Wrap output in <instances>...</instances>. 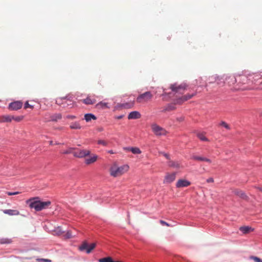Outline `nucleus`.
<instances>
[{
  "label": "nucleus",
  "instance_id": "46",
  "mask_svg": "<svg viewBox=\"0 0 262 262\" xmlns=\"http://www.w3.org/2000/svg\"><path fill=\"white\" fill-rule=\"evenodd\" d=\"M66 118L67 119H70L73 120L77 118V117L75 115H68L66 116Z\"/></svg>",
  "mask_w": 262,
  "mask_h": 262
},
{
  "label": "nucleus",
  "instance_id": "35",
  "mask_svg": "<svg viewBox=\"0 0 262 262\" xmlns=\"http://www.w3.org/2000/svg\"><path fill=\"white\" fill-rule=\"evenodd\" d=\"M112 258L110 257L103 258L99 259V262H112Z\"/></svg>",
  "mask_w": 262,
  "mask_h": 262
},
{
  "label": "nucleus",
  "instance_id": "14",
  "mask_svg": "<svg viewBox=\"0 0 262 262\" xmlns=\"http://www.w3.org/2000/svg\"><path fill=\"white\" fill-rule=\"evenodd\" d=\"M176 179V173H172L168 174L166 176L165 180L164 181V183H170L173 182Z\"/></svg>",
  "mask_w": 262,
  "mask_h": 262
},
{
  "label": "nucleus",
  "instance_id": "39",
  "mask_svg": "<svg viewBox=\"0 0 262 262\" xmlns=\"http://www.w3.org/2000/svg\"><path fill=\"white\" fill-rule=\"evenodd\" d=\"M11 242V239L8 238H3L1 240V244H10Z\"/></svg>",
  "mask_w": 262,
  "mask_h": 262
},
{
  "label": "nucleus",
  "instance_id": "19",
  "mask_svg": "<svg viewBox=\"0 0 262 262\" xmlns=\"http://www.w3.org/2000/svg\"><path fill=\"white\" fill-rule=\"evenodd\" d=\"M131 107V105L128 103H118L115 106V110H118L120 108H129Z\"/></svg>",
  "mask_w": 262,
  "mask_h": 262
},
{
  "label": "nucleus",
  "instance_id": "48",
  "mask_svg": "<svg viewBox=\"0 0 262 262\" xmlns=\"http://www.w3.org/2000/svg\"><path fill=\"white\" fill-rule=\"evenodd\" d=\"M160 153L162 154L167 159H170V156L168 154L165 153L164 152H161Z\"/></svg>",
  "mask_w": 262,
  "mask_h": 262
},
{
  "label": "nucleus",
  "instance_id": "6",
  "mask_svg": "<svg viewBox=\"0 0 262 262\" xmlns=\"http://www.w3.org/2000/svg\"><path fill=\"white\" fill-rule=\"evenodd\" d=\"M152 98V94L150 92L147 91L144 93L139 95L136 101L138 102H141L142 100L147 101Z\"/></svg>",
  "mask_w": 262,
  "mask_h": 262
},
{
  "label": "nucleus",
  "instance_id": "28",
  "mask_svg": "<svg viewBox=\"0 0 262 262\" xmlns=\"http://www.w3.org/2000/svg\"><path fill=\"white\" fill-rule=\"evenodd\" d=\"M254 75L259 76L257 80H255V85H258L262 84V73H254Z\"/></svg>",
  "mask_w": 262,
  "mask_h": 262
},
{
  "label": "nucleus",
  "instance_id": "32",
  "mask_svg": "<svg viewBox=\"0 0 262 262\" xmlns=\"http://www.w3.org/2000/svg\"><path fill=\"white\" fill-rule=\"evenodd\" d=\"M66 238H71L76 236V235H73L71 231H68L64 235Z\"/></svg>",
  "mask_w": 262,
  "mask_h": 262
},
{
  "label": "nucleus",
  "instance_id": "37",
  "mask_svg": "<svg viewBox=\"0 0 262 262\" xmlns=\"http://www.w3.org/2000/svg\"><path fill=\"white\" fill-rule=\"evenodd\" d=\"M250 258L253 260L255 262H262V259L257 256H251Z\"/></svg>",
  "mask_w": 262,
  "mask_h": 262
},
{
  "label": "nucleus",
  "instance_id": "38",
  "mask_svg": "<svg viewBox=\"0 0 262 262\" xmlns=\"http://www.w3.org/2000/svg\"><path fill=\"white\" fill-rule=\"evenodd\" d=\"M194 94H192V95H190V94H188V95H184L183 97V100H184V102L190 99V98H191L193 96Z\"/></svg>",
  "mask_w": 262,
  "mask_h": 262
},
{
  "label": "nucleus",
  "instance_id": "27",
  "mask_svg": "<svg viewBox=\"0 0 262 262\" xmlns=\"http://www.w3.org/2000/svg\"><path fill=\"white\" fill-rule=\"evenodd\" d=\"M217 79H219V76L217 75H213L209 77L208 81L209 83H212L217 81Z\"/></svg>",
  "mask_w": 262,
  "mask_h": 262
},
{
  "label": "nucleus",
  "instance_id": "58",
  "mask_svg": "<svg viewBox=\"0 0 262 262\" xmlns=\"http://www.w3.org/2000/svg\"><path fill=\"white\" fill-rule=\"evenodd\" d=\"M109 152H110V153H111V154L113 153V151H112V150H110V151H109Z\"/></svg>",
  "mask_w": 262,
  "mask_h": 262
},
{
  "label": "nucleus",
  "instance_id": "8",
  "mask_svg": "<svg viewBox=\"0 0 262 262\" xmlns=\"http://www.w3.org/2000/svg\"><path fill=\"white\" fill-rule=\"evenodd\" d=\"M186 86L187 85L185 83H182L178 86L176 84H173L171 85L170 89L173 92L181 93V91H184Z\"/></svg>",
  "mask_w": 262,
  "mask_h": 262
},
{
  "label": "nucleus",
  "instance_id": "13",
  "mask_svg": "<svg viewBox=\"0 0 262 262\" xmlns=\"http://www.w3.org/2000/svg\"><path fill=\"white\" fill-rule=\"evenodd\" d=\"M141 117V114L138 111H132L128 115V119H137Z\"/></svg>",
  "mask_w": 262,
  "mask_h": 262
},
{
  "label": "nucleus",
  "instance_id": "1",
  "mask_svg": "<svg viewBox=\"0 0 262 262\" xmlns=\"http://www.w3.org/2000/svg\"><path fill=\"white\" fill-rule=\"evenodd\" d=\"M26 204L30 208L34 209L36 211H40L48 208L52 209V213H54V211H60V208L58 206L55 204L52 205V203L50 201H41L40 198L38 196L31 198L27 200Z\"/></svg>",
  "mask_w": 262,
  "mask_h": 262
},
{
  "label": "nucleus",
  "instance_id": "5",
  "mask_svg": "<svg viewBox=\"0 0 262 262\" xmlns=\"http://www.w3.org/2000/svg\"><path fill=\"white\" fill-rule=\"evenodd\" d=\"M96 245L95 243H92L89 246L88 243L85 242L79 247V249L80 251L86 250V253H90L96 247Z\"/></svg>",
  "mask_w": 262,
  "mask_h": 262
},
{
  "label": "nucleus",
  "instance_id": "24",
  "mask_svg": "<svg viewBox=\"0 0 262 262\" xmlns=\"http://www.w3.org/2000/svg\"><path fill=\"white\" fill-rule=\"evenodd\" d=\"M96 106L100 108L103 109V108H110V106H108V103L107 102H104L103 101H100L98 102Z\"/></svg>",
  "mask_w": 262,
  "mask_h": 262
},
{
  "label": "nucleus",
  "instance_id": "42",
  "mask_svg": "<svg viewBox=\"0 0 262 262\" xmlns=\"http://www.w3.org/2000/svg\"><path fill=\"white\" fill-rule=\"evenodd\" d=\"M74 149H75L74 148H72V147L69 148L68 149L64 150L63 152V154H70L73 153L72 150Z\"/></svg>",
  "mask_w": 262,
  "mask_h": 262
},
{
  "label": "nucleus",
  "instance_id": "21",
  "mask_svg": "<svg viewBox=\"0 0 262 262\" xmlns=\"http://www.w3.org/2000/svg\"><path fill=\"white\" fill-rule=\"evenodd\" d=\"M96 116L92 113L85 114L84 116V119L86 121V122H89L92 120H96Z\"/></svg>",
  "mask_w": 262,
  "mask_h": 262
},
{
  "label": "nucleus",
  "instance_id": "51",
  "mask_svg": "<svg viewBox=\"0 0 262 262\" xmlns=\"http://www.w3.org/2000/svg\"><path fill=\"white\" fill-rule=\"evenodd\" d=\"M206 182L207 183H212L214 182V180L212 178H209L207 179Z\"/></svg>",
  "mask_w": 262,
  "mask_h": 262
},
{
  "label": "nucleus",
  "instance_id": "47",
  "mask_svg": "<svg viewBox=\"0 0 262 262\" xmlns=\"http://www.w3.org/2000/svg\"><path fill=\"white\" fill-rule=\"evenodd\" d=\"M7 193L8 195H13L19 193V192L18 191H15V192H7Z\"/></svg>",
  "mask_w": 262,
  "mask_h": 262
},
{
  "label": "nucleus",
  "instance_id": "26",
  "mask_svg": "<svg viewBox=\"0 0 262 262\" xmlns=\"http://www.w3.org/2000/svg\"><path fill=\"white\" fill-rule=\"evenodd\" d=\"M83 102L85 104H93L95 103L96 100L93 99H92L90 97H86L85 99H83Z\"/></svg>",
  "mask_w": 262,
  "mask_h": 262
},
{
  "label": "nucleus",
  "instance_id": "57",
  "mask_svg": "<svg viewBox=\"0 0 262 262\" xmlns=\"http://www.w3.org/2000/svg\"><path fill=\"white\" fill-rule=\"evenodd\" d=\"M50 144L51 145H53V142L52 141H51L50 142Z\"/></svg>",
  "mask_w": 262,
  "mask_h": 262
},
{
  "label": "nucleus",
  "instance_id": "23",
  "mask_svg": "<svg viewBox=\"0 0 262 262\" xmlns=\"http://www.w3.org/2000/svg\"><path fill=\"white\" fill-rule=\"evenodd\" d=\"M62 118V115L60 113H56L53 114L50 117V120L52 121H57L58 120Z\"/></svg>",
  "mask_w": 262,
  "mask_h": 262
},
{
  "label": "nucleus",
  "instance_id": "25",
  "mask_svg": "<svg viewBox=\"0 0 262 262\" xmlns=\"http://www.w3.org/2000/svg\"><path fill=\"white\" fill-rule=\"evenodd\" d=\"M176 104L173 102L171 103H168L166 107L164 108V111H170L176 109Z\"/></svg>",
  "mask_w": 262,
  "mask_h": 262
},
{
  "label": "nucleus",
  "instance_id": "55",
  "mask_svg": "<svg viewBox=\"0 0 262 262\" xmlns=\"http://www.w3.org/2000/svg\"><path fill=\"white\" fill-rule=\"evenodd\" d=\"M257 189H258L259 190H260V191L262 192V186L261 187H256Z\"/></svg>",
  "mask_w": 262,
  "mask_h": 262
},
{
  "label": "nucleus",
  "instance_id": "2",
  "mask_svg": "<svg viewBox=\"0 0 262 262\" xmlns=\"http://www.w3.org/2000/svg\"><path fill=\"white\" fill-rule=\"evenodd\" d=\"M259 76L255 75L254 74H249L248 76L242 74L237 75V85L236 88L238 90H246L250 89V84L254 83L255 84V80H257Z\"/></svg>",
  "mask_w": 262,
  "mask_h": 262
},
{
  "label": "nucleus",
  "instance_id": "56",
  "mask_svg": "<svg viewBox=\"0 0 262 262\" xmlns=\"http://www.w3.org/2000/svg\"><path fill=\"white\" fill-rule=\"evenodd\" d=\"M169 165L173 167L176 166L174 163L173 162H171V163Z\"/></svg>",
  "mask_w": 262,
  "mask_h": 262
},
{
  "label": "nucleus",
  "instance_id": "54",
  "mask_svg": "<svg viewBox=\"0 0 262 262\" xmlns=\"http://www.w3.org/2000/svg\"><path fill=\"white\" fill-rule=\"evenodd\" d=\"M40 260L42 262H51V260L48 259H41Z\"/></svg>",
  "mask_w": 262,
  "mask_h": 262
},
{
  "label": "nucleus",
  "instance_id": "44",
  "mask_svg": "<svg viewBox=\"0 0 262 262\" xmlns=\"http://www.w3.org/2000/svg\"><path fill=\"white\" fill-rule=\"evenodd\" d=\"M24 107L25 108H33L34 107L33 105H31L29 103L28 101H26L25 103V104H24Z\"/></svg>",
  "mask_w": 262,
  "mask_h": 262
},
{
  "label": "nucleus",
  "instance_id": "40",
  "mask_svg": "<svg viewBox=\"0 0 262 262\" xmlns=\"http://www.w3.org/2000/svg\"><path fill=\"white\" fill-rule=\"evenodd\" d=\"M3 213H19L17 210H11V209H6L3 210Z\"/></svg>",
  "mask_w": 262,
  "mask_h": 262
},
{
  "label": "nucleus",
  "instance_id": "18",
  "mask_svg": "<svg viewBox=\"0 0 262 262\" xmlns=\"http://www.w3.org/2000/svg\"><path fill=\"white\" fill-rule=\"evenodd\" d=\"M124 149L126 150L132 151L134 154H140L141 153V150L136 147H126Z\"/></svg>",
  "mask_w": 262,
  "mask_h": 262
},
{
  "label": "nucleus",
  "instance_id": "31",
  "mask_svg": "<svg viewBox=\"0 0 262 262\" xmlns=\"http://www.w3.org/2000/svg\"><path fill=\"white\" fill-rule=\"evenodd\" d=\"M64 104L66 105V107L68 106H72L73 105V101L71 99V97L68 96L67 100L64 101Z\"/></svg>",
  "mask_w": 262,
  "mask_h": 262
},
{
  "label": "nucleus",
  "instance_id": "22",
  "mask_svg": "<svg viewBox=\"0 0 262 262\" xmlns=\"http://www.w3.org/2000/svg\"><path fill=\"white\" fill-rule=\"evenodd\" d=\"M67 97H68V96L62 97V98H57L56 100V103L59 105H62V107H66V105L64 104L63 102L67 100Z\"/></svg>",
  "mask_w": 262,
  "mask_h": 262
},
{
  "label": "nucleus",
  "instance_id": "50",
  "mask_svg": "<svg viewBox=\"0 0 262 262\" xmlns=\"http://www.w3.org/2000/svg\"><path fill=\"white\" fill-rule=\"evenodd\" d=\"M124 116V115H120L115 116V118L116 119H122Z\"/></svg>",
  "mask_w": 262,
  "mask_h": 262
},
{
  "label": "nucleus",
  "instance_id": "9",
  "mask_svg": "<svg viewBox=\"0 0 262 262\" xmlns=\"http://www.w3.org/2000/svg\"><path fill=\"white\" fill-rule=\"evenodd\" d=\"M23 103L20 101H15L9 103L8 108L12 111H17L21 108Z\"/></svg>",
  "mask_w": 262,
  "mask_h": 262
},
{
  "label": "nucleus",
  "instance_id": "36",
  "mask_svg": "<svg viewBox=\"0 0 262 262\" xmlns=\"http://www.w3.org/2000/svg\"><path fill=\"white\" fill-rule=\"evenodd\" d=\"M216 82L218 84H221L223 83H226L225 78L224 77V76H223V77L219 76V79H217V81H216Z\"/></svg>",
  "mask_w": 262,
  "mask_h": 262
},
{
  "label": "nucleus",
  "instance_id": "29",
  "mask_svg": "<svg viewBox=\"0 0 262 262\" xmlns=\"http://www.w3.org/2000/svg\"><path fill=\"white\" fill-rule=\"evenodd\" d=\"M183 97H180L173 100L174 103L176 104H181L184 102Z\"/></svg>",
  "mask_w": 262,
  "mask_h": 262
},
{
  "label": "nucleus",
  "instance_id": "7",
  "mask_svg": "<svg viewBox=\"0 0 262 262\" xmlns=\"http://www.w3.org/2000/svg\"><path fill=\"white\" fill-rule=\"evenodd\" d=\"M91 151L89 150H80L79 151L74 152L73 153L75 157L82 158L90 155Z\"/></svg>",
  "mask_w": 262,
  "mask_h": 262
},
{
  "label": "nucleus",
  "instance_id": "43",
  "mask_svg": "<svg viewBox=\"0 0 262 262\" xmlns=\"http://www.w3.org/2000/svg\"><path fill=\"white\" fill-rule=\"evenodd\" d=\"M55 232H56V233L58 234V235H60L62 233H63L64 232V231L62 230V229L58 227L55 230Z\"/></svg>",
  "mask_w": 262,
  "mask_h": 262
},
{
  "label": "nucleus",
  "instance_id": "41",
  "mask_svg": "<svg viewBox=\"0 0 262 262\" xmlns=\"http://www.w3.org/2000/svg\"><path fill=\"white\" fill-rule=\"evenodd\" d=\"M220 125L227 129H229L230 128L229 125L224 121H222L220 123Z\"/></svg>",
  "mask_w": 262,
  "mask_h": 262
},
{
  "label": "nucleus",
  "instance_id": "30",
  "mask_svg": "<svg viewBox=\"0 0 262 262\" xmlns=\"http://www.w3.org/2000/svg\"><path fill=\"white\" fill-rule=\"evenodd\" d=\"M171 94V93H166L165 92V90L163 89V94L161 95V96H162L163 97V99L166 100V101H168L169 100V99H166V97H168V98H170V95Z\"/></svg>",
  "mask_w": 262,
  "mask_h": 262
},
{
  "label": "nucleus",
  "instance_id": "15",
  "mask_svg": "<svg viewBox=\"0 0 262 262\" xmlns=\"http://www.w3.org/2000/svg\"><path fill=\"white\" fill-rule=\"evenodd\" d=\"M97 159L98 156L96 155H94L92 156H90L89 158H85L84 163L87 165H90L96 161Z\"/></svg>",
  "mask_w": 262,
  "mask_h": 262
},
{
  "label": "nucleus",
  "instance_id": "33",
  "mask_svg": "<svg viewBox=\"0 0 262 262\" xmlns=\"http://www.w3.org/2000/svg\"><path fill=\"white\" fill-rule=\"evenodd\" d=\"M13 119H14L13 116H11L9 115H6L4 116V121L5 122H10Z\"/></svg>",
  "mask_w": 262,
  "mask_h": 262
},
{
  "label": "nucleus",
  "instance_id": "17",
  "mask_svg": "<svg viewBox=\"0 0 262 262\" xmlns=\"http://www.w3.org/2000/svg\"><path fill=\"white\" fill-rule=\"evenodd\" d=\"M80 122V121L71 122L70 125V128L72 129H80L82 128V126Z\"/></svg>",
  "mask_w": 262,
  "mask_h": 262
},
{
  "label": "nucleus",
  "instance_id": "10",
  "mask_svg": "<svg viewBox=\"0 0 262 262\" xmlns=\"http://www.w3.org/2000/svg\"><path fill=\"white\" fill-rule=\"evenodd\" d=\"M226 83L231 85L237 83V75H229L226 76L225 77Z\"/></svg>",
  "mask_w": 262,
  "mask_h": 262
},
{
  "label": "nucleus",
  "instance_id": "3",
  "mask_svg": "<svg viewBox=\"0 0 262 262\" xmlns=\"http://www.w3.org/2000/svg\"><path fill=\"white\" fill-rule=\"evenodd\" d=\"M128 168L129 166L127 165H123L119 167L114 165L110 168L111 175L114 177H117L127 171Z\"/></svg>",
  "mask_w": 262,
  "mask_h": 262
},
{
  "label": "nucleus",
  "instance_id": "20",
  "mask_svg": "<svg viewBox=\"0 0 262 262\" xmlns=\"http://www.w3.org/2000/svg\"><path fill=\"white\" fill-rule=\"evenodd\" d=\"M239 230L243 234H247L253 231V229L249 226H242L239 228Z\"/></svg>",
  "mask_w": 262,
  "mask_h": 262
},
{
  "label": "nucleus",
  "instance_id": "4",
  "mask_svg": "<svg viewBox=\"0 0 262 262\" xmlns=\"http://www.w3.org/2000/svg\"><path fill=\"white\" fill-rule=\"evenodd\" d=\"M151 127L152 132L157 136L165 135L166 134V131L164 128L156 123L152 124Z\"/></svg>",
  "mask_w": 262,
  "mask_h": 262
},
{
  "label": "nucleus",
  "instance_id": "34",
  "mask_svg": "<svg viewBox=\"0 0 262 262\" xmlns=\"http://www.w3.org/2000/svg\"><path fill=\"white\" fill-rule=\"evenodd\" d=\"M197 136L202 141H208V139L201 133L198 134Z\"/></svg>",
  "mask_w": 262,
  "mask_h": 262
},
{
  "label": "nucleus",
  "instance_id": "45",
  "mask_svg": "<svg viewBox=\"0 0 262 262\" xmlns=\"http://www.w3.org/2000/svg\"><path fill=\"white\" fill-rule=\"evenodd\" d=\"M98 144L100 145H102L104 146H106L107 145V143L106 142H105L104 140H99L98 141Z\"/></svg>",
  "mask_w": 262,
  "mask_h": 262
},
{
  "label": "nucleus",
  "instance_id": "16",
  "mask_svg": "<svg viewBox=\"0 0 262 262\" xmlns=\"http://www.w3.org/2000/svg\"><path fill=\"white\" fill-rule=\"evenodd\" d=\"M191 159L196 161H205L208 163L211 162V160L210 159L196 155L191 156Z\"/></svg>",
  "mask_w": 262,
  "mask_h": 262
},
{
  "label": "nucleus",
  "instance_id": "11",
  "mask_svg": "<svg viewBox=\"0 0 262 262\" xmlns=\"http://www.w3.org/2000/svg\"><path fill=\"white\" fill-rule=\"evenodd\" d=\"M191 183L189 181L185 179H180L176 183L177 188L185 187L189 186Z\"/></svg>",
  "mask_w": 262,
  "mask_h": 262
},
{
  "label": "nucleus",
  "instance_id": "52",
  "mask_svg": "<svg viewBox=\"0 0 262 262\" xmlns=\"http://www.w3.org/2000/svg\"><path fill=\"white\" fill-rule=\"evenodd\" d=\"M21 117H14V120L17 121H19L20 120H21Z\"/></svg>",
  "mask_w": 262,
  "mask_h": 262
},
{
  "label": "nucleus",
  "instance_id": "59",
  "mask_svg": "<svg viewBox=\"0 0 262 262\" xmlns=\"http://www.w3.org/2000/svg\"><path fill=\"white\" fill-rule=\"evenodd\" d=\"M56 144H59V143L56 142Z\"/></svg>",
  "mask_w": 262,
  "mask_h": 262
},
{
  "label": "nucleus",
  "instance_id": "12",
  "mask_svg": "<svg viewBox=\"0 0 262 262\" xmlns=\"http://www.w3.org/2000/svg\"><path fill=\"white\" fill-rule=\"evenodd\" d=\"M234 193L235 194L245 201H248L249 200V196L243 191L236 190L234 191Z\"/></svg>",
  "mask_w": 262,
  "mask_h": 262
},
{
  "label": "nucleus",
  "instance_id": "53",
  "mask_svg": "<svg viewBox=\"0 0 262 262\" xmlns=\"http://www.w3.org/2000/svg\"><path fill=\"white\" fill-rule=\"evenodd\" d=\"M160 223H161L162 225H167V226H169V225H168L167 223H166L165 222H164V221H162V220H161V221H160Z\"/></svg>",
  "mask_w": 262,
  "mask_h": 262
},
{
  "label": "nucleus",
  "instance_id": "49",
  "mask_svg": "<svg viewBox=\"0 0 262 262\" xmlns=\"http://www.w3.org/2000/svg\"><path fill=\"white\" fill-rule=\"evenodd\" d=\"M177 120L179 121V122H182L183 121H184V117H183V116H181V117H178L177 118Z\"/></svg>",
  "mask_w": 262,
  "mask_h": 262
}]
</instances>
